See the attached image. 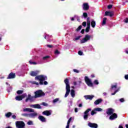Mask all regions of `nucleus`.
Masks as SVG:
<instances>
[{
  "mask_svg": "<svg viewBox=\"0 0 128 128\" xmlns=\"http://www.w3.org/2000/svg\"><path fill=\"white\" fill-rule=\"evenodd\" d=\"M35 96H32L30 94H28V97L25 100L26 102H28V100L30 102H34L36 100V98H40L42 96H46V94L42 92V90H38L34 92Z\"/></svg>",
  "mask_w": 128,
  "mask_h": 128,
  "instance_id": "nucleus-1",
  "label": "nucleus"
},
{
  "mask_svg": "<svg viewBox=\"0 0 128 128\" xmlns=\"http://www.w3.org/2000/svg\"><path fill=\"white\" fill-rule=\"evenodd\" d=\"M24 112H32V113H24L22 115L23 116H26V118H34L38 116V112H34V110L32 108H25L22 110Z\"/></svg>",
  "mask_w": 128,
  "mask_h": 128,
  "instance_id": "nucleus-2",
  "label": "nucleus"
},
{
  "mask_svg": "<svg viewBox=\"0 0 128 128\" xmlns=\"http://www.w3.org/2000/svg\"><path fill=\"white\" fill-rule=\"evenodd\" d=\"M114 112V110L112 108H108L107 110V111L106 112V114H107L108 116H110L109 118L110 120H116V118H118V114Z\"/></svg>",
  "mask_w": 128,
  "mask_h": 128,
  "instance_id": "nucleus-3",
  "label": "nucleus"
},
{
  "mask_svg": "<svg viewBox=\"0 0 128 128\" xmlns=\"http://www.w3.org/2000/svg\"><path fill=\"white\" fill-rule=\"evenodd\" d=\"M35 80H40V84L41 85L44 84V86H46L48 84L46 81H44V82H43L44 80H48V77L44 75L38 76L35 78Z\"/></svg>",
  "mask_w": 128,
  "mask_h": 128,
  "instance_id": "nucleus-4",
  "label": "nucleus"
},
{
  "mask_svg": "<svg viewBox=\"0 0 128 128\" xmlns=\"http://www.w3.org/2000/svg\"><path fill=\"white\" fill-rule=\"evenodd\" d=\"M64 82L66 84V93L64 95V98H68V94H70V82L68 81V79H65Z\"/></svg>",
  "mask_w": 128,
  "mask_h": 128,
  "instance_id": "nucleus-5",
  "label": "nucleus"
},
{
  "mask_svg": "<svg viewBox=\"0 0 128 128\" xmlns=\"http://www.w3.org/2000/svg\"><path fill=\"white\" fill-rule=\"evenodd\" d=\"M90 38H92V36L86 34L84 38L80 40V44H86V42H88L90 41Z\"/></svg>",
  "mask_w": 128,
  "mask_h": 128,
  "instance_id": "nucleus-6",
  "label": "nucleus"
},
{
  "mask_svg": "<svg viewBox=\"0 0 128 128\" xmlns=\"http://www.w3.org/2000/svg\"><path fill=\"white\" fill-rule=\"evenodd\" d=\"M16 128H24L26 124L22 121H17L16 122Z\"/></svg>",
  "mask_w": 128,
  "mask_h": 128,
  "instance_id": "nucleus-7",
  "label": "nucleus"
},
{
  "mask_svg": "<svg viewBox=\"0 0 128 128\" xmlns=\"http://www.w3.org/2000/svg\"><path fill=\"white\" fill-rule=\"evenodd\" d=\"M90 110H92V108H89L84 112V120H88V112H90Z\"/></svg>",
  "mask_w": 128,
  "mask_h": 128,
  "instance_id": "nucleus-8",
  "label": "nucleus"
},
{
  "mask_svg": "<svg viewBox=\"0 0 128 128\" xmlns=\"http://www.w3.org/2000/svg\"><path fill=\"white\" fill-rule=\"evenodd\" d=\"M84 80L86 84H88V86H92L93 84L92 82V80H90V79L88 78L86 76L84 77Z\"/></svg>",
  "mask_w": 128,
  "mask_h": 128,
  "instance_id": "nucleus-9",
  "label": "nucleus"
},
{
  "mask_svg": "<svg viewBox=\"0 0 128 128\" xmlns=\"http://www.w3.org/2000/svg\"><path fill=\"white\" fill-rule=\"evenodd\" d=\"M96 112H102V109L100 108H96L91 112V116L96 114Z\"/></svg>",
  "mask_w": 128,
  "mask_h": 128,
  "instance_id": "nucleus-10",
  "label": "nucleus"
},
{
  "mask_svg": "<svg viewBox=\"0 0 128 128\" xmlns=\"http://www.w3.org/2000/svg\"><path fill=\"white\" fill-rule=\"evenodd\" d=\"M30 108H38V110H42V106L40 104H30Z\"/></svg>",
  "mask_w": 128,
  "mask_h": 128,
  "instance_id": "nucleus-11",
  "label": "nucleus"
},
{
  "mask_svg": "<svg viewBox=\"0 0 128 128\" xmlns=\"http://www.w3.org/2000/svg\"><path fill=\"white\" fill-rule=\"evenodd\" d=\"M38 120H39L40 122H46V118L42 116H38Z\"/></svg>",
  "mask_w": 128,
  "mask_h": 128,
  "instance_id": "nucleus-12",
  "label": "nucleus"
},
{
  "mask_svg": "<svg viewBox=\"0 0 128 128\" xmlns=\"http://www.w3.org/2000/svg\"><path fill=\"white\" fill-rule=\"evenodd\" d=\"M88 126H89V127L91 128H98V124L96 123H92L90 122H89L88 123Z\"/></svg>",
  "mask_w": 128,
  "mask_h": 128,
  "instance_id": "nucleus-13",
  "label": "nucleus"
},
{
  "mask_svg": "<svg viewBox=\"0 0 128 128\" xmlns=\"http://www.w3.org/2000/svg\"><path fill=\"white\" fill-rule=\"evenodd\" d=\"M16 78V74L12 73V72H10L7 78V80H10L12 78Z\"/></svg>",
  "mask_w": 128,
  "mask_h": 128,
  "instance_id": "nucleus-14",
  "label": "nucleus"
},
{
  "mask_svg": "<svg viewBox=\"0 0 128 128\" xmlns=\"http://www.w3.org/2000/svg\"><path fill=\"white\" fill-rule=\"evenodd\" d=\"M42 114L43 116H48L52 114V110H45L42 112Z\"/></svg>",
  "mask_w": 128,
  "mask_h": 128,
  "instance_id": "nucleus-15",
  "label": "nucleus"
},
{
  "mask_svg": "<svg viewBox=\"0 0 128 128\" xmlns=\"http://www.w3.org/2000/svg\"><path fill=\"white\" fill-rule=\"evenodd\" d=\"M94 97V96L93 95H86L84 96V98H86V100H92Z\"/></svg>",
  "mask_w": 128,
  "mask_h": 128,
  "instance_id": "nucleus-16",
  "label": "nucleus"
},
{
  "mask_svg": "<svg viewBox=\"0 0 128 128\" xmlns=\"http://www.w3.org/2000/svg\"><path fill=\"white\" fill-rule=\"evenodd\" d=\"M102 102V98L98 99L94 102V104H95L96 106H98V104H101Z\"/></svg>",
  "mask_w": 128,
  "mask_h": 128,
  "instance_id": "nucleus-17",
  "label": "nucleus"
},
{
  "mask_svg": "<svg viewBox=\"0 0 128 128\" xmlns=\"http://www.w3.org/2000/svg\"><path fill=\"white\" fill-rule=\"evenodd\" d=\"M54 58H58L60 54V52L58 50H56L54 52Z\"/></svg>",
  "mask_w": 128,
  "mask_h": 128,
  "instance_id": "nucleus-18",
  "label": "nucleus"
},
{
  "mask_svg": "<svg viewBox=\"0 0 128 128\" xmlns=\"http://www.w3.org/2000/svg\"><path fill=\"white\" fill-rule=\"evenodd\" d=\"M105 16H110L112 18V16H114V13H112V12L106 11L105 12Z\"/></svg>",
  "mask_w": 128,
  "mask_h": 128,
  "instance_id": "nucleus-19",
  "label": "nucleus"
},
{
  "mask_svg": "<svg viewBox=\"0 0 128 128\" xmlns=\"http://www.w3.org/2000/svg\"><path fill=\"white\" fill-rule=\"evenodd\" d=\"M38 71H32L30 73V75L32 76H36L38 75Z\"/></svg>",
  "mask_w": 128,
  "mask_h": 128,
  "instance_id": "nucleus-20",
  "label": "nucleus"
},
{
  "mask_svg": "<svg viewBox=\"0 0 128 128\" xmlns=\"http://www.w3.org/2000/svg\"><path fill=\"white\" fill-rule=\"evenodd\" d=\"M84 7L83 8L84 10H88L89 8V6H88V3H84Z\"/></svg>",
  "mask_w": 128,
  "mask_h": 128,
  "instance_id": "nucleus-21",
  "label": "nucleus"
},
{
  "mask_svg": "<svg viewBox=\"0 0 128 128\" xmlns=\"http://www.w3.org/2000/svg\"><path fill=\"white\" fill-rule=\"evenodd\" d=\"M96 21H94V19H92L91 20V26H92V28H96Z\"/></svg>",
  "mask_w": 128,
  "mask_h": 128,
  "instance_id": "nucleus-22",
  "label": "nucleus"
},
{
  "mask_svg": "<svg viewBox=\"0 0 128 128\" xmlns=\"http://www.w3.org/2000/svg\"><path fill=\"white\" fill-rule=\"evenodd\" d=\"M108 20V18H103L102 24V26H106V20Z\"/></svg>",
  "mask_w": 128,
  "mask_h": 128,
  "instance_id": "nucleus-23",
  "label": "nucleus"
},
{
  "mask_svg": "<svg viewBox=\"0 0 128 128\" xmlns=\"http://www.w3.org/2000/svg\"><path fill=\"white\" fill-rule=\"evenodd\" d=\"M75 92L74 90H70V95L72 98H74V96H76V94H75Z\"/></svg>",
  "mask_w": 128,
  "mask_h": 128,
  "instance_id": "nucleus-24",
  "label": "nucleus"
},
{
  "mask_svg": "<svg viewBox=\"0 0 128 128\" xmlns=\"http://www.w3.org/2000/svg\"><path fill=\"white\" fill-rule=\"evenodd\" d=\"M86 21H87V26H90V20L89 17L87 18Z\"/></svg>",
  "mask_w": 128,
  "mask_h": 128,
  "instance_id": "nucleus-25",
  "label": "nucleus"
},
{
  "mask_svg": "<svg viewBox=\"0 0 128 128\" xmlns=\"http://www.w3.org/2000/svg\"><path fill=\"white\" fill-rule=\"evenodd\" d=\"M12 114V112H8L6 113V114H5V116H6V118H10Z\"/></svg>",
  "mask_w": 128,
  "mask_h": 128,
  "instance_id": "nucleus-26",
  "label": "nucleus"
},
{
  "mask_svg": "<svg viewBox=\"0 0 128 128\" xmlns=\"http://www.w3.org/2000/svg\"><path fill=\"white\" fill-rule=\"evenodd\" d=\"M50 38H52V36H50V35H48V34H46L44 36V38L46 40H48V42H50V40H50Z\"/></svg>",
  "mask_w": 128,
  "mask_h": 128,
  "instance_id": "nucleus-27",
  "label": "nucleus"
},
{
  "mask_svg": "<svg viewBox=\"0 0 128 128\" xmlns=\"http://www.w3.org/2000/svg\"><path fill=\"white\" fill-rule=\"evenodd\" d=\"M15 98H16V100H22V96H16Z\"/></svg>",
  "mask_w": 128,
  "mask_h": 128,
  "instance_id": "nucleus-28",
  "label": "nucleus"
},
{
  "mask_svg": "<svg viewBox=\"0 0 128 128\" xmlns=\"http://www.w3.org/2000/svg\"><path fill=\"white\" fill-rule=\"evenodd\" d=\"M88 48H89L91 52H94V48L92 46L90 45V46H88Z\"/></svg>",
  "mask_w": 128,
  "mask_h": 128,
  "instance_id": "nucleus-29",
  "label": "nucleus"
},
{
  "mask_svg": "<svg viewBox=\"0 0 128 128\" xmlns=\"http://www.w3.org/2000/svg\"><path fill=\"white\" fill-rule=\"evenodd\" d=\"M117 86H118L116 85V84L112 85V90H116Z\"/></svg>",
  "mask_w": 128,
  "mask_h": 128,
  "instance_id": "nucleus-30",
  "label": "nucleus"
},
{
  "mask_svg": "<svg viewBox=\"0 0 128 128\" xmlns=\"http://www.w3.org/2000/svg\"><path fill=\"white\" fill-rule=\"evenodd\" d=\"M27 124H28V126H32L34 124V122L32 120H29Z\"/></svg>",
  "mask_w": 128,
  "mask_h": 128,
  "instance_id": "nucleus-31",
  "label": "nucleus"
},
{
  "mask_svg": "<svg viewBox=\"0 0 128 128\" xmlns=\"http://www.w3.org/2000/svg\"><path fill=\"white\" fill-rule=\"evenodd\" d=\"M32 84H36V86H40V83L36 82V81H32L31 82Z\"/></svg>",
  "mask_w": 128,
  "mask_h": 128,
  "instance_id": "nucleus-32",
  "label": "nucleus"
},
{
  "mask_svg": "<svg viewBox=\"0 0 128 128\" xmlns=\"http://www.w3.org/2000/svg\"><path fill=\"white\" fill-rule=\"evenodd\" d=\"M60 100V98H56L53 100L52 102L53 104H56V102H58Z\"/></svg>",
  "mask_w": 128,
  "mask_h": 128,
  "instance_id": "nucleus-33",
  "label": "nucleus"
},
{
  "mask_svg": "<svg viewBox=\"0 0 128 128\" xmlns=\"http://www.w3.org/2000/svg\"><path fill=\"white\" fill-rule=\"evenodd\" d=\"M29 63L30 64H38V63L34 62H32V60H30L29 61Z\"/></svg>",
  "mask_w": 128,
  "mask_h": 128,
  "instance_id": "nucleus-34",
  "label": "nucleus"
},
{
  "mask_svg": "<svg viewBox=\"0 0 128 128\" xmlns=\"http://www.w3.org/2000/svg\"><path fill=\"white\" fill-rule=\"evenodd\" d=\"M74 20H77L78 22H80V17L78 16L77 15L74 16Z\"/></svg>",
  "mask_w": 128,
  "mask_h": 128,
  "instance_id": "nucleus-35",
  "label": "nucleus"
},
{
  "mask_svg": "<svg viewBox=\"0 0 128 128\" xmlns=\"http://www.w3.org/2000/svg\"><path fill=\"white\" fill-rule=\"evenodd\" d=\"M90 26H87L86 29V32H90Z\"/></svg>",
  "mask_w": 128,
  "mask_h": 128,
  "instance_id": "nucleus-36",
  "label": "nucleus"
},
{
  "mask_svg": "<svg viewBox=\"0 0 128 128\" xmlns=\"http://www.w3.org/2000/svg\"><path fill=\"white\" fill-rule=\"evenodd\" d=\"M82 16H84V18H88V14L86 12L83 13Z\"/></svg>",
  "mask_w": 128,
  "mask_h": 128,
  "instance_id": "nucleus-37",
  "label": "nucleus"
},
{
  "mask_svg": "<svg viewBox=\"0 0 128 128\" xmlns=\"http://www.w3.org/2000/svg\"><path fill=\"white\" fill-rule=\"evenodd\" d=\"M24 92V91L22 90H18L17 91L18 94H22Z\"/></svg>",
  "mask_w": 128,
  "mask_h": 128,
  "instance_id": "nucleus-38",
  "label": "nucleus"
},
{
  "mask_svg": "<svg viewBox=\"0 0 128 128\" xmlns=\"http://www.w3.org/2000/svg\"><path fill=\"white\" fill-rule=\"evenodd\" d=\"M48 58H50V56H48L43 57L44 60H48Z\"/></svg>",
  "mask_w": 128,
  "mask_h": 128,
  "instance_id": "nucleus-39",
  "label": "nucleus"
},
{
  "mask_svg": "<svg viewBox=\"0 0 128 128\" xmlns=\"http://www.w3.org/2000/svg\"><path fill=\"white\" fill-rule=\"evenodd\" d=\"M118 90H120L119 89H118V90H116L114 93L111 94V95L112 96H114V94H116L118 92Z\"/></svg>",
  "mask_w": 128,
  "mask_h": 128,
  "instance_id": "nucleus-40",
  "label": "nucleus"
},
{
  "mask_svg": "<svg viewBox=\"0 0 128 128\" xmlns=\"http://www.w3.org/2000/svg\"><path fill=\"white\" fill-rule=\"evenodd\" d=\"M40 104H41V106H48V104H46L44 102H42Z\"/></svg>",
  "mask_w": 128,
  "mask_h": 128,
  "instance_id": "nucleus-41",
  "label": "nucleus"
},
{
  "mask_svg": "<svg viewBox=\"0 0 128 128\" xmlns=\"http://www.w3.org/2000/svg\"><path fill=\"white\" fill-rule=\"evenodd\" d=\"M26 93H24V94H22V96H21V97L22 98H22H26Z\"/></svg>",
  "mask_w": 128,
  "mask_h": 128,
  "instance_id": "nucleus-42",
  "label": "nucleus"
},
{
  "mask_svg": "<svg viewBox=\"0 0 128 128\" xmlns=\"http://www.w3.org/2000/svg\"><path fill=\"white\" fill-rule=\"evenodd\" d=\"M73 72H76V74H78L80 73V70H76V69H74L73 70Z\"/></svg>",
  "mask_w": 128,
  "mask_h": 128,
  "instance_id": "nucleus-43",
  "label": "nucleus"
},
{
  "mask_svg": "<svg viewBox=\"0 0 128 128\" xmlns=\"http://www.w3.org/2000/svg\"><path fill=\"white\" fill-rule=\"evenodd\" d=\"M82 26H80L76 30L77 32H78L79 30H82Z\"/></svg>",
  "mask_w": 128,
  "mask_h": 128,
  "instance_id": "nucleus-44",
  "label": "nucleus"
},
{
  "mask_svg": "<svg viewBox=\"0 0 128 128\" xmlns=\"http://www.w3.org/2000/svg\"><path fill=\"white\" fill-rule=\"evenodd\" d=\"M94 84H99L98 81L97 80H94Z\"/></svg>",
  "mask_w": 128,
  "mask_h": 128,
  "instance_id": "nucleus-45",
  "label": "nucleus"
},
{
  "mask_svg": "<svg viewBox=\"0 0 128 128\" xmlns=\"http://www.w3.org/2000/svg\"><path fill=\"white\" fill-rule=\"evenodd\" d=\"M119 101L120 102H124V98H120Z\"/></svg>",
  "mask_w": 128,
  "mask_h": 128,
  "instance_id": "nucleus-46",
  "label": "nucleus"
},
{
  "mask_svg": "<svg viewBox=\"0 0 128 128\" xmlns=\"http://www.w3.org/2000/svg\"><path fill=\"white\" fill-rule=\"evenodd\" d=\"M80 38H82V36H78V37L75 38L74 40H80Z\"/></svg>",
  "mask_w": 128,
  "mask_h": 128,
  "instance_id": "nucleus-47",
  "label": "nucleus"
},
{
  "mask_svg": "<svg viewBox=\"0 0 128 128\" xmlns=\"http://www.w3.org/2000/svg\"><path fill=\"white\" fill-rule=\"evenodd\" d=\"M70 122H72V117H70L69 120H68V122H67V124H70Z\"/></svg>",
  "mask_w": 128,
  "mask_h": 128,
  "instance_id": "nucleus-48",
  "label": "nucleus"
},
{
  "mask_svg": "<svg viewBox=\"0 0 128 128\" xmlns=\"http://www.w3.org/2000/svg\"><path fill=\"white\" fill-rule=\"evenodd\" d=\"M82 25L83 26H86V22H82Z\"/></svg>",
  "mask_w": 128,
  "mask_h": 128,
  "instance_id": "nucleus-49",
  "label": "nucleus"
},
{
  "mask_svg": "<svg viewBox=\"0 0 128 128\" xmlns=\"http://www.w3.org/2000/svg\"><path fill=\"white\" fill-rule=\"evenodd\" d=\"M78 54L79 56H82V52L81 50L78 51Z\"/></svg>",
  "mask_w": 128,
  "mask_h": 128,
  "instance_id": "nucleus-50",
  "label": "nucleus"
},
{
  "mask_svg": "<svg viewBox=\"0 0 128 128\" xmlns=\"http://www.w3.org/2000/svg\"><path fill=\"white\" fill-rule=\"evenodd\" d=\"M47 46L50 48H54V46H52V45H47Z\"/></svg>",
  "mask_w": 128,
  "mask_h": 128,
  "instance_id": "nucleus-51",
  "label": "nucleus"
},
{
  "mask_svg": "<svg viewBox=\"0 0 128 128\" xmlns=\"http://www.w3.org/2000/svg\"><path fill=\"white\" fill-rule=\"evenodd\" d=\"M78 108H82V103H80L78 105Z\"/></svg>",
  "mask_w": 128,
  "mask_h": 128,
  "instance_id": "nucleus-52",
  "label": "nucleus"
},
{
  "mask_svg": "<svg viewBox=\"0 0 128 128\" xmlns=\"http://www.w3.org/2000/svg\"><path fill=\"white\" fill-rule=\"evenodd\" d=\"M112 8V5H108V8L109 10Z\"/></svg>",
  "mask_w": 128,
  "mask_h": 128,
  "instance_id": "nucleus-53",
  "label": "nucleus"
},
{
  "mask_svg": "<svg viewBox=\"0 0 128 128\" xmlns=\"http://www.w3.org/2000/svg\"><path fill=\"white\" fill-rule=\"evenodd\" d=\"M12 116L14 120H16V115H12Z\"/></svg>",
  "mask_w": 128,
  "mask_h": 128,
  "instance_id": "nucleus-54",
  "label": "nucleus"
},
{
  "mask_svg": "<svg viewBox=\"0 0 128 128\" xmlns=\"http://www.w3.org/2000/svg\"><path fill=\"white\" fill-rule=\"evenodd\" d=\"M125 80H128V74L125 75L124 76Z\"/></svg>",
  "mask_w": 128,
  "mask_h": 128,
  "instance_id": "nucleus-55",
  "label": "nucleus"
},
{
  "mask_svg": "<svg viewBox=\"0 0 128 128\" xmlns=\"http://www.w3.org/2000/svg\"><path fill=\"white\" fill-rule=\"evenodd\" d=\"M103 96H108V93H106V92H104L103 93Z\"/></svg>",
  "mask_w": 128,
  "mask_h": 128,
  "instance_id": "nucleus-56",
  "label": "nucleus"
},
{
  "mask_svg": "<svg viewBox=\"0 0 128 128\" xmlns=\"http://www.w3.org/2000/svg\"><path fill=\"white\" fill-rule=\"evenodd\" d=\"M78 108H75V109H74V112H78Z\"/></svg>",
  "mask_w": 128,
  "mask_h": 128,
  "instance_id": "nucleus-57",
  "label": "nucleus"
},
{
  "mask_svg": "<svg viewBox=\"0 0 128 128\" xmlns=\"http://www.w3.org/2000/svg\"><path fill=\"white\" fill-rule=\"evenodd\" d=\"M68 112H72V109H70V106H69V109H68Z\"/></svg>",
  "mask_w": 128,
  "mask_h": 128,
  "instance_id": "nucleus-58",
  "label": "nucleus"
},
{
  "mask_svg": "<svg viewBox=\"0 0 128 128\" xmlns=\"http://www.w3.org/2000/svg\"><path fill=\"white\" fill-rule=\"evenodd\" d=\"M124 22H126V24H128V18H126L125 20H124Z\"/></svg>",
  "mask_w": 128,
  "mask_h": 128,
  "instance_id": "nucleus-59",
  "label": "nucleus"
},
{
  "mask_svg": "<svg viewBox=\"0 0 128 128\" xmlns=\"http://www.w3.org/2000/svg\"><path fill=\"white\" fill-rule=\"evenodd\" d=\"M78 87L80 86V84H82V81H78Z\"/></svg>",
  "mask_w": 128,
  "mask_h": 128,
  "instance_id": "nucleus-60",
  "label": "nucleus"
},
{
  "mask_svg": "<svg viewBox=\"0 0 128 128\" xmlns=\"http://www.w3.org/2000/svg\"><path fill=\"white\" fill-rule=\"evenodd\" d=\"M69 104H70V106H72V101H70L69 102Z\"/></svg>",
  "mask_w": 128,
  "mask_h": 128,
  "instance_id": "nucleus-61",
  "label": "nucleus"
},
{
  "mask_svg": "<svg viewBox=\"0 0 128 128\" xmlns=\"http://www.w3.org/2000/svg\"><path fill=\"white\" fill-rule=\"evenodd\" d=\"M81 34H84V29H82L81 30Z\"/></svg>",
  "mask_w": 128,
  "mask_h": 128,
  "instance_id": "nucleus-62",
  "label": "nucleus"
},
{
  "mask_svg": "<svg viewBox=\"0 0 128 128\" xmlns=\"http://www.w3.org/2000/svg\"><path fill=\"white\" fill-rule=\"evenodd\" d=\"M66 128H70V124H67V125Z\"/></svg>",
  "mask_w": 128,
  "mask_h": 128,
  "instance_id": "nucleus-63",
  "label": "nucleus"
},
{
  "mask_svg": "<svg viewBox=\"0 0 128 128\" xmlns=\"http://www.w3.org/2000/svg\"><path fill=\"white\" fill-rule=\"evenodd\" d=\"M125 52H126L128 54V48H126L125 50Z\"/></svg>",
  "mask_w": 128,
  "mask_h": 128,
  "instance_id": "nucleus-64",
  "label": "nucleus"
}]
</instances>
